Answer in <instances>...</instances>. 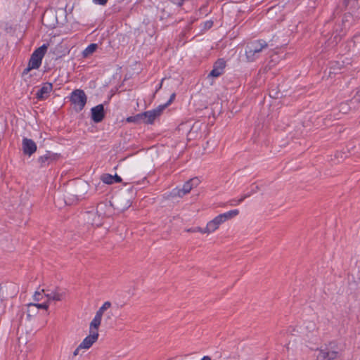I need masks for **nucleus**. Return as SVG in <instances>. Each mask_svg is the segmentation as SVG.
Segmentation results:
<instances>
[{"label":"nucleus","instance_id":"f257e3e1","mask_svg":"<svg viewBox=\"0 0 360 360\" xmlns=\"http://www.w3.org/2000/svg\"><path fill=\"white\" fill-rule=\"evenodd\" d=\"M268 48V43L263 39L252 41L245 46V58L248 62H254L259 58L263 50Z\"/></svg>","mask_w":360,"mask_h":360},{"label":"nucleus","instance_id":"f03ea898","mask_svg":"<svg viewBox=\"0 0 360 360\" xmlns=\"http://www.w3.org/2000/svg\"><path fill=\"white\" fill-rule=\"evenodd\" d=\"M317 351L316 360H341L340 353L338 350L335 342H330L329 344L321 347Z\"/></svg>","mask_w":360,"mask_h":360},{"label":"nucleus","instance_id":"7ed1b4c3","mask_svg":"<svg viewBox=\"0 0 360 360\" xmlns=\"http://www.w3.org/2000/svg\"><path fill=\"white\" fill-rule=\"evenodd\" d=\"M86 96L82 89L74 90L70 97V101L74 105V109L78 112L83 110L86 103Z\"/></svg>","mask_w":360,"mask_h":360},{"label":"nucleus","instance_id":"20e7f679","mask_svg":"<svg viewBox=\"0 0 360 360\" xmlns=\"http://www.w3.org/2000/svg\"><path fill=\"white\" fill-rule=\"evenodd\" d=\"M200 183L198 177H194L187 181L181 188H176L172 191V195L177 197H183L190 193L193 188L197 187Z\"/></svg>","mask_w":360,"mask_h":360},{"label":"nucleus","instance_id":"39448f33","mask_svg":"<svg viewBox=\"0 0 360 360\" xmlns=\"http://www.w3.org/2000/svg\"><path fill=\"white\" fill-rule=\"evenodd\" d=\"M48 49L47 44H43L40 47L37 48L31 55L30 59L29 60V64L31 65V68H34V69H38L42 61V58H44L46 51Z\"/></svg>","mask_w":360,"mask_h":360},{"label":"nucleus","instance_id":"423d86ee","mask_svg":"<svg viewBox=\"0 0 360 360\" xmlns=\"http://www.w3.org/2000/svg\"><path fill=\"white\" fill-rule=\"evenodd\" d=\"M165 109V105H159L158 108L142 112L143 122L153 124L154 120L159 117Z\"/></svg>","mask_w":360,"mask_h":360},{"label":"nucleus","instance_id":"0eeeda50","mask_svg":"<svg viewBox=\"0 0 360 360\" xmlns=\"http://www.w3.org/2000/svg\"><path fill=\"white\" fill-rule=\"evenodd\" d=\"M41 292H44V296L48 299V301H60L65 295V293L58 288L53 290L42 289Z\"/></svg>","mask_w":360,"mask_h":360},{"label":"nucleus","instance_id":"6e6552de","mask_svg":"<svg viewBox=\"0 0 360 360\" xmlns=\"http://www.w3.org/2000/svg\"><path fill=\"white\" fill-rule=\"evenodd\" d=\"M22 148L25 155L31 156L37 151V146L33 140L27 138H23L22 141Z\"/></svg>","mask_w":360,"mask_h":360},{"label":"nucleus","instance_id":"1a4fd4ad","mask_svg":"<svg viewBox=\"0 0 360 360\" xmlns=\"http://www.w3.org/2000/svg\"><path fill=\"white\" fill-rule=\"evenodd\" d=\"M58 155L51 151H46L43 155L39 157L37 162L41 167L49 165L51 163L56 160Z\"/></svg>","mask_w":360,"mask_h":360},{"label":"nucleus","instance_id":"9d476101","mask_svg":"<svg viewBox=\"0 0 360 360\" xmlns=\"http://www.w3.org/2000/svg\"><path fill=\"white\" fill-rule=\"evenodd\" d=\"M53 90V84L49 82L44 83L36 93V98L39 101L46 100Z\"/></svg>","mask_w":360,"mask_h":360},{"label":"nucleus","instance_id":"9b49d317","mask_svg":"<svg viewBox=\"0 0 360 360\" xmlns=\"http://www.w3.org/2000/svg\"><path fill=\"white\" fill-rule=\"evenodd\" d=\"M226 67V61L222 59H218L214 64L212 70L210 72L209 77H218L224 72Z\"/></svg>","mask_w":360,"mask_h":360},{"label":"nucleus","instance_id":"f8f14e48","mask_svg":"<svg viewBox=\"0 0 360 360\" xmlns=\"http://www.w3.org/2000/svg\"><path fill=\"white\" fill-rule=\"evenodd\" d=\"M105 117L103 105L99 104L91 108V119L96 123L101 122Z\"/></svg>","mask_w":360,"mask_h":360},{"label":"nucleus","instance_id":"ddd939ff","mask_svg":"<svg viewBox=\"0 0 360 360\" xmlns=\"http://www.w3.org/2000/svg\"><path fill=\"white\" fill-rule=\"evenodd\" d=\"M223 223L224 222L222 219L220 218V216L218 215L207 223L203 231L207 233H212L214 231H216L219 228V226Z\"/></svg>","mask_w":360,"mask_h":360},{"label":"nucleus","instance_id":"4468645a","mask_svg":"<svg viewBox=\"0 0 360 360\" xmlns=\"http://www.w3.org/2000/svg\"><path fill=\"white\" fill-rule=\"evenodd\" d=\"M98 333H90L86 337L83 341L79 344V348L89 349L98 338Z\"/></svg>","mask_w":360,"mask_h":360},{"label":"nucleus","instance_id":"2eb2a0df","mask_svg":"<svg viewBox=\"0 0 360 360\" xmlns=\"http://www.w3.org/2000/svg\"><path fill=\"white\" fill-rule=\"evenodd\" d=\"M101 180L105 184H112L113 183H120L122 181V178L117 174L111 175L110 174H103L101 176Z\"/></svg>","mask_w":360,"mask_h":360},{"label":"nucleus","instance_id":"dca6fc26","mask_svg":"<svg viewBox=\"0 0 360 360\" xmlns=\"http://www.w3.org/2000/svg\"><path fill=\"white\" fill-rule=\"evenodd\" d=\"M101 319H102V317L96 314L94 318L90 323V326H89V333H98V328L101 323Z\"/></svg>","mask_w":360,"mask_h":360},{"label":"nucleus","instance_id":"f3484780","mask_svg":"<svg viewBox=\"0 0 360 360\" xmlns=\"http://www.w3.org/2000/svg\"><path fill=\"white\" fill-rule=\"evenodd\" d=\"M80 197L81 195H78L77 193H71L68 192L65 195L64 200L65 204L70 205L77 202Z\"/></svg>","mask_w":360,"mask_h":360},{"label":"nucleus","instance_id":"a211bd4d","mask_svg":"<svg viewBox=\"0 0 360 360\" xmlns=\"http://www.w3.org/2000/svg\"><path fill=\"white\" fill-rule=\"evenodd\" d=\"M238 214H239L238 210H230L227 212L220 214L219 215L220 216V218L222 219L223 222H225L226 221L235 217Z\"/></svg>","mask_w":360,"mask_h":360},{"label":"nucleus","instance_id":"6ab92c4d","mask_svg":"<svg viewBox=\"0 0 360 360\" xmlns=\"http://www.w3.org/2000/svg\"><path fill=\"white\" fill-rule=\"evenodd\" d=\"M238 214H239L238 210H230L227 212L220 214L219 215L220 216V218L222 219L223 222H225L226 221L235 217Z\"/></svg>","mask_w":360,"mask_h":360},{"label":"nucleus","instance_id":"aec40b11","mask_svg":"<svg viewBox=\"0 0 360 360\" xmlns=\"http://www.w3.org/2000/svg\"><path fill=\"white\" fill-rule=\"evenodd\" d=\"M105 207H106V205L103 204V203H100L98 205L97 209H96V212L98 214V221L94 220L92 221L93 225H96V226L101 225L102 222H101V219L100 218L104 214V213L102 212V210Z\"/></svg>","mask_w":360,"mask_h":360},{"label":"nucleus","instance_id":"412c9836","mask_svg":"<svg viewBox=\"0 0 360 360\" xmlns=\"http://www.w3.org/2000/svg\"><path fill=\"white\" fill-rule=\"evenodd\" d=\"M98 45L96 44H89L82 52V56L84 58H87L94 52L96 51Z\"/></svg>","mask_w":360,"mask_h":360},{"label":"nucleus","instance_id":"4be33fe9","mask_svg":"<svg viewBox=\"0 0 360 360\" xmlns=\"http://www.w3.org/2000/svg\"><path fill=\"white\" fill-rule=\"evenodd\" d=\"M126 121L129 123L141 124V122H143L142 112L136 114L134 116L128 117L126 119Z\"/></svg>","mask_w":360,"mask_h":360},{"label":"nucleus","instance_id":"5701e85b","mask_svg":"<svg viewBox=\"0 0 360 360\" xmlns=\"http://www.w3.org/2000/svg\"><path fill=\"white\" fill-rule=\"evenodd\" d=\"M259 190L258 186L252 185L250 191L241 196L240 199H238V202H242L245 198L251 196L252 194L255 193Z\"/></svg>","mask_w":360,"mask_h":360},{"label":"nucleus","instance_id":"b1692460","mask_svg":"<svg viewBox=\"0 0 360 360\" xmlns=\"http://www.w3.org/2000/svg\"><path fill=\"white\" fill-rule=\"evenodd\" d=\"M345 18L346 17H345L342 20V24H345V21L347 20H345ZM345 29H346L345 25H344V28H341L339 31H338V29H336L337 34L334 37V39H335L336 43H338V41L340 40L341 37L343 36L345 34Z\"/></svg>","mask_w":360,"mask_h":360},{"label":"nucleus","instance_id":"393cba45","mask_svg":"<svg viewBox=\"0 0 360 360\" xmlns=\"http://www.w3.org/2000/svg\"><path fill=\"white\" fill-rule=\"evenodd\" d=\"M111 307V303L108 301L104 302V304L99 308L96 311V314L103 316V313Z\"/></svg>","mask_w":360,"mask_h":360},{"label":"nucleus","instance_id":"a878e982","mask_svg":"<svg viewBox=\"0 0 360 360\" xmlns=\"http://www.w3.org/2000/svg\"><path fill=\"white\" fill-rule=\"evenodd\" d=\"M29 307H37L38 309H46L47 310L48 308H49V304L47 302H44V303H42V304H33V303H31L28 305Z\"/></svg>","mask_w":360,"mask_h":360},{"label":"nucleus","instance_id":"bb28decb","mask_svg":"<svg viewBox=\"0 0 360 360\" xmlns=\"http://www.w3.org/2000/svg\"><path fill=\"white\" fill-rule=\"evenodd\" d=\"M204 229L200 227H195L186 229L187 232H200L202 233H205L204 231Z\"/></svg>","mask_w":360,"mask_h":360},{"label":"nucleus","instance_id":"cd10ccee","mask_svg":"<svg viewBox=\"0 0 360 360\" xmlns=\"http://www.w3.org/2000/svg\"><path fill=\"white\" fill-rule=\"evenodd\" d=\"M42 297H43V295H41V292H39V291L35 292V293L34 295V300L35 301L39 302V301L41 300Z\"/></svg>","mask_w":360,"mask_h":360},{"label":"nucleus","instance_id":"c85d7f7f","mask_svg":"<svg viewBox=\"0 0 360 360\" xmlns=\"http://www.w3.org/2000/svg\"><path fill=\"white\" fill-rule=\"evenodd\" d=\"M95 4L105 6L108 0H92Z\"/></svg>","mask_w":360,"mask_h":360},{"label":"nucleus","instance_id":"c756f323","mask_svg":"<svg viewBox=\"0 0 360 360\" xmlns=\"http://www.w3.org/2000/svg\"><path fill=\"white\" fill-rule=\"evenodd\" d=\"M173 4L181 6L183 5L185 0H170Z\"/></svg>","mask_w":360,"mask_h":360},{"label":"nucleus","instance_id":"7c9ffc66","mask_svg":"<svg viewBox=\"0 0 360 360\" xmlns=\"http://www.w3.org/2000/svg\"><path fill=\"white\" fill-rule=\"evenodd\" d=\"M175 98V94H172L170 96V98L169 100L167 101V103H166L165 104H164L163 105H165V108L171 104V103L172 102V101L174 100V98Z\"/></svg>","mask_w":360,"mask_h":360},{"label":"nucleus","instance_id":"2f4dec72","mask_svg":"<svg viewBox=\"0 0 360 360\" xmlns=\"http://www.w3.org/2000/svg\"><path fill=\"white\" fill-rule=\"evenodd\" d=\"M34 69V68H31V65L28 63L27 67L23 70L22 75H27L31 70Z\"/></svg>","mask_w":360,"mask_h":360},{"label":"nucleus","instance_id":"473e14b6","mask_svg":"<svg viewBox=\"0 0 360 360\" xmlns=\"http://www.w3.org/2000/svg\"><path fill=\"white\" fill-rule=\"evenodd\" d=\"M238 200H235V199L230 200V202H229L230 205L236 206V205H239L240 202H238Z\"/></svg>","mask_w":360,"mask_h":360},{"label":"nucleus","instance_id":"72a5a7b5","mask_svg":"<svg viewBox=\"0 0 360 360\" xmlns=\"http://www.w3.org/2000/svg\"><path fill=\"white\" fill-rule=\"evenodd\" d=\"M82 349V348H79V346H78V347H77V349L74 351V352H73V355H74V356H77V355H78L79 350H80V349Z\"/></svg>","mask_w":360,"mask_h":360},{"label":"nucleus","instance_id":"f704fd0d","mask_svg":"<svg viewBox=\"0 0 360 360\" xmlns=\"http://www.w3.org/2000/svg\"><path fill=\"white\" fill-rule=\"evenodd\" d=\"M201 360H211V358L208 356H205Z\"/></svg>","mask_w":360,"mask_h":360},{"label":"nucleus","instance_id":"c9c22d12","mask_svg":"<svg viewBox=\"0 0 360 360\" xmlns=\"http://www.w3.org/2000/svg\"><path fill=\"white\" fill-rule=\"evenodd\" d=\"M344 1H345V4L347 5L349 0H344Z\"/></svg>","mask_w":360,"mask_h":360}]
</instances>
